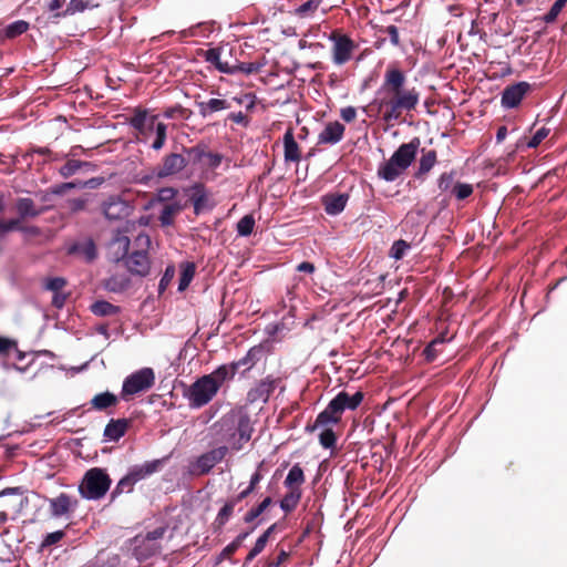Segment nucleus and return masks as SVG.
Listing matches in <instances>:
<instances>
[{
	"label": "nucleus",
	"instance_id": "29",
	"mask_svg": "<svg viewBox=\"0 0 567 567\" xmlns=\"http://www.w3.org/2000/svg\"><path fill=\"white\" fill-rule=\"evenodd\" d=\"M117 404L118 398L109 391L95 394L90 401L91 409L95 411H106Z\"/></svg>",
	"mask_w": 567,
	"mask_h": 567
},
{
	"label": "nucleus",
	"instance_id": "21",
	"mask_svg": "<svg viewBox=\"0 0 567 567\" xmlns=\"http://www.w3.org/2000/svg\"><path fill=\"white\" fill-rule=\"evenodd\" d=\"M346 127L338 121L329 122L318 136V144L333 145L344 135Z\"/></svg>",
	"mask_w": 567,
	"mask_h": 567
},
{
	"label": "nucleus",
	"instance_id": "15",
	"mask_svg": "<svg viewBox=\"0 0 567 567\" xmlns=\"http://www.w3.org/2000/svg\"><path fill=\"white\" fill-rule=\"evenodd\" d=\"M280 383L281 378L266 377L248 391L247 401L251 404L257 402L266 403Z\"/></svg>",
	"mask_w": 567,
	"mask_h": 567
},
{
	"label": "nucleus",
	"instance_id": "28",
	"mask_svg": "<svg viewBox=\"0 0 567 567\" xmlns=\"http://www.w3.org/2000/svg\"><path fill=\"white\" fill-rule=\"evenodd\" d=\"M549 132V128L540 127L530 138H527L526 136L519 138L515 145V150L508 154V157H512L516 151L536 148L548 136Z\"/></svg>",
	"mask_w": 567,
	"mask_h": 567
},
{
	"label": "nucleus",
	"instance_id": "39",
	"mask_svg": "<svg viewBox=\"0 0 567 567\" xmlns=\"http://www.w3.org/2000/svg\"><path fill=\"white\" fill-rule=\"evenodd\" d=\"M272 504L270 496L265 497L258 505L251 507L243 517L244 523L251 524Z\"/></svg>",
	"mask_w": 567,
	"mask_h": 567
},
{
	"label": "nucleus",
	"instance_id": "58",
	"mask_svg": "<svg viewBox=\"0 0 567 567\" xmlns=\"http://www.w3.org/2000/svg\"><path fill=\"white\" fill-rule=\"evenodd\" d=\"M20 226H21V220L18 217L11 218L8 220L0 219V236L6 233L12 231V230L19 231Z\"/></svg>",
	"mask_w": 567,
	"mask_h": 567
},
{
	"label": "nucleus",
	"instance_id": "42",
	"mask_svg": "<svg viewBox=\"0 0 567 567\" xmlns=\"http://www.w3.org/2000/svg\"><path fill=\"white\" fill-rule=\"evenodd\" d=\"M261 480H262V474L260 473V471H256L250 477L249 485L245 489H243L239 494L234 496L233 497L234 501L239 503L243 499L247 498L250 494H252L255 492L257 485L260 483Z\"/></svg>",
	"mask_w": 567,
	"mask_h": 567
},
{
	"label": "nucleus",
	"instance_id": "45",
	"mask_svg": "<svg viewBox=\"0 0 567 567\" xmlns=\"http://www.w3.org/2000/svg\"><path fill=\"white\" fill-rule=\"evenodd\" d=\"M566 4L567 0H556L549 11L540 18L542 21L546 24L554 23Z\"/></svg>",
	"mask_w": 567,
	"mask_h": 567
},
{
	"label": "nucleus",
	"instance_id": "19",
	"mask_svg": "<svg viewBox=\"0 0 567 567\" xmlns=\"http://www.w3.org/2000/svg\"><path fill=\"white\" fill-rule=\"evenodd\" d=\"M350 198L348 193H328L321 197V204L324 212L330 216L341 214Z\"/></svg>",
	"mask_w": 567,
	"mask_h": 567
},
{
	"label": "nucleus",
	"instance_id": "57",
	"mask_svg": "<svg viewBox=\"0 0 567 567\" xmlns=\"http://www.w3.org/2000/svg\"><path fill=\"white\" fill-rule=\"evenodd\" d=\"M66 285H68V282L63 277H54V278H49L45 281L44 287H45V289H48L54 293V292H61Z\"/></svg>",
	"mask_w": 567,
	"mask_h": 567
},
{
	"label": "nucleus",
	"instance_id": "44",
	"mask_svg": "<svg viewBox=\"0 0 567 567\" xmlns=\"http://www.w3.org/2000/svg\"><path fill=\"white\" fill-rule=\"evenodd\" d=\"M29 30V23L24 20H18L4 29V34L8 39H14Z\"/></svg>",
	"mask_w": 567,
	"mask_h": 567
},
{
	"label": "nucleus",
	"instance_id": "25",
	"mask_svg": "<svg viewBox=\"0 0 567 567\" xmlns=\"http://www.w3.org/2000/svg\"><path fill=\"white\" fill-rule=\"evenodd\" d=\"M264 354V348L262 346H255L252 348H250L247 353L240 358L239 360L237 361H233V365H236V371L238 372V370L240 368H244L243 370V374L249 370H251L256 363L261 359Z\"/></svg>",
	"mask_w": 567,
	"mask_h": 567
},
{
	"label": "nucleus",
	"instance_id": "51",
	"mask_svg": "<svg viewBox=\"0 0 567 567\" xmlns=\"http://www.w3.org/2000/svg\"><path fill=\"white\" fill-rule=\"evenodd\" d=\"M255 227V218L252 215H245L237 223V233L239 236H249Z\"/></svg>",
	"mask_w": 567,
	"mask_h": 567
},
{
	"label": "nucleus",
	"instance_id": "8",
	"mask_svg": "<svg viewBox=\"0 0 567 567\" xmlns=\"http://www.w3.org/2000/svg\"><path fill=\"white\" fill-rule=\"evenodd\" d=\"M218 393V385L209 377L198 378L184 391V398L187 399L192 409H200L208 404Z\"/></svg>",
	"mask_w": 567,
	"mask_h": 567
},
{
	"label": "nucleus",
	"instance_id": "61",
	"mask_svg": "<svg viewBox=\"0 0 567 567\" xmlns=\"http://www.w3.org/2000/svg\"><path fill=\"white\" fill-rule=\"evenodd\" d=\"M89 197H79L68 200L69 208L72 213H79L86 209Z\"/></svg>",
	"mask_w": 567,
	"mask_h": 567
},
{
	"label": "nucleus",
	"instance_id": "64",
	"mask_svg": "<svg viewBox=\"0 0 567 567\" xmlns=\"http://www.w3.org/2000/svg\"><path fill=\"white\" fill-rule=\"evenodd\" d=\"M204 59L206 62H208V63L213 64L215 68H217L218 64L221 62L220 49L219 48L208 49L204 53Z\"/></svg>",
	"mask_w": 567,
	"mask_h": 567
},
{
	"label": "nucleus",
	"instance_id": "3",
	"mask_svg": "<svg viewBox=\"0 0 567 567\" xmlns=\"http://www.w3.org/2000/svg\"><path fill=\"white\" fill-rule=\"evenodd\" d=\"M128 124L136 132V140L148 143L151 148L158 152L164 148L167 140V125L158 122V115L150 114L148 110L135 107Z\"/></svg>",
	"mask_w": 567,
	"mask_h": 567
},
{
	"label": "nucleus",
	"instance_id": "52",
	"mask_svg": "<svg viewBox=\"0 0 567 567\" xmlns=\"http://www.w3.org/2000/svg\"><path fill=\"white\" fill-rule=\"evenodd\" d=\"M185 153L189 156L193 164L202 163L206 155V147L202 145H196L193 147H184Z\"/></svg>",
	"mask_w": 567,
	"mask_h": 567
},
{
	"label": "nucleus",
	"instance_id": "60",
	"mask_svg": "<svg viewBox=\"0 0 567 567\" xmlns=\"http://www.w3.org/2000/svg\"><path fill=\"white\" fill-rule=\"evenodd\" d=\"M175 276V268L173 265L166 267L163 277L159 280L158 290L162 293L171 284Z\"/></svg>",
	"mask_w": 567,
	"mask_h": 567
},
{
	"label": "nucleus",
	"instance_id": "35",
	"mask_svg": "<svg viewBox=\"0 0 567 567\" xmlns=\"http://www.w3.org/2000/svg\"><path fill=\"white\" fill-rule=\"evenodd\" d=\"M261 520H259L252 528L251 530H248V532H244V533H240L239 535L236 536V538L230 543L228 544L223 550L221 553L219 554L218 556V561L223 560V559H228L230 558L238 549L239 547L243 545L244 540L248 537V535L255 529V527L257 525H259Z\"/></svg>",
	"mask_w": 567,
	"mask_h": 567
},
{
	"label": "nucleus",
	"instance_id": "32",
	"mask_svg": "<svg viewBox=\"0 0 567 567\" xmlns=\"http://www.w3.org/2000/svg\"><path fill=\"white\" fill-rule=\"evenodd\" d=\"M183 206L178 202L166 204L158 216L162 226H172L175 217L182 212Z\"/></svg>",
	"mask_w": 567,
	"mask_h": 567
},
{
	"label": "nucleus",
	"instance_id": "20",
	"mask_svg": "<svg viewBox=\"0 0 567 567\" xmlns=\"http://www.w3.org/2000/svg\"><path fill=\"white\" fill-rule=\"evenodd\" d=\"M195 105L202 117H210L214 113L231 107V102L226 99H209L207 101L195 100Z\"/></svg>",
	"mask_w": 567,
	"mask_h": 567
},
{
	"label": "nucleus",
	"instance_id": "50",
	"mask_svg": "<svg viewBox=\"0 0 567 567\" xmlns=\"http://www.w3.org/2000/svg\"><path fill=\"white\" fill-rule=\"evenodd\" d=\"M192 114V111L188 110V109H185L183 107L182 105L177 104V105H174V106H169V107H166L164 111H163V116L165 118H176V117H182V118H189Z\"/></svg>",
	"mask_w": 567,
	"mask_h": 567
},
{
	"label": "nucleus",
	"instance_id": "4",
	"mask_svg": "<svg viewBox=\"0 0 567 567\" xmlns=\"http://www.w3.org/2000/svg\"><path fill=\"white\" fill-rule=\"evenodd\" d=\"M364 399L362 391H357L353 394H349L346 391L339 392L321 411L311 427V431L318 429V426L337 425L342 420V414L346 410H357Z\"/></svg>",
	"mask_w": 567,
	"mask_h": 567
},
{
	"label": "nucleus",
	"instance_id": "22",
	"mask_svg": "<svg viewBox=\"0 0 567 567\" xmlns=\"http://www.w3.org/2000/svg\"><path fill=\"white\" fill-rule=\"evenodd\" d=\"M132 424L130 419H111L104 429V437L106 441L117 442L123 437Z\"/></svg>",
	"mask_w": 567,
	"mask_h": 567
},
{
	"label": "nucleus",
	"instance_id": "17",
	"mask_svg": "<svg viewBox=\"0 0 567 567\" xmlns=\"http://www.w3.org/2000/svg\"><path fill=\"white\" fill-rule=\"evenodd\" d=\"M529 90L530 84L524 81L507 85L502 93V105L507 109L517 107Z\"/></svg>",
	"mask_w": 567,
	"mask_h": 567
},
{
	"label": "nucleus",
	"instance_id": "24",
	"mask_svg": "<svg viewBox=\"0 0 567 567\" xmlns=\"http://www.w3.org/2000/svg\"><path fill=\"white\" fill-rule=\"evenodd\" d=\"M284 157L287 163H299L301 159V150L295 140L292 128H288L284 134Z\"/></svg>",
	"mask_w": 567,
	"mask_h": 567
},
{
	"label": "nucleus",
	"instance_id": "41",
	"mask_svg": "<svg viewBox=\"0 0 567 567\" xmlns=\"http://www.w3.org/2000/svg\"><path fill=\"white\" fill-rule=\"evenodd\" d=\"M474 192V187L472 184L456 182L451 189V197H454L457 200L467 199Z\"/></svg>",
	"mask_w": 567,
	"mask_h": 567
},
{
	"label": "nucleus",
	"instance_id": "16",
	"mask_svg": "<svg viewBox=\"0 0 567 567\" xmlns=\"http://www.w3.org/2000/svg\"><path fill=\"white\" fill-rule=\"evenodd\" d=\"M130 238L125 231L117 229L107 245V254L111 260L118 262L126 258L130 250Z\"/></svg>",
	"mask_w": 567,
	"mask_h": 567
},
{
	"label": "nucleus",
	"instance_id": "31",
	"mask_svg": "<svg viewBox=\"0 0 567 567\" xmlns=\"http://www.w3.org/2000/svg\"><path fill=\"white\" fill-rule=\"evenodd\" d=\"M70 254L81 255L86 261L91 262L96 258V246L93 239L87 238L83 241L75 243L69 249Z\"/></svg>",
	"mask_w": 567,
	"mask_h": 567
},
{
	"label": "nucleus",
	"instance_id": "7",
	"mask_svg": "<svg viewBox=\"0 0 567 567\" xmlns=\"http://www.w3.org/2000/svg\"><path fill=\"white\" fill-rule=\"evenodd\" d=\"M134 244L136 249L126 256L124 265L130 274L145 277L151 270V260L147 252L151 246L150 236L146 234H140L135 238Z\"/></svg>",
	"mask_w": 567,
	"mask_h": 567
},
{
	"label": "nucleus",
	"instance_id": "6",
	"mask_svg": "<svg viewBox=\"0 0 567 567\" xmlns=\"http://www.w3.org/2000/svg\"><path fill=\"white\" fill-rule=\"evenodd\" d=\"M112 480L106 470L92 467L85 472L79 485V493L85 499L103 498L110 489Z\"/></svg>",
	"mask_w": 567,
	"mask_h": 567
},
{
	"label": "nucleus",
	"instance_id": "53",
	"mask_svg": "<svg viewBox=\"0 0 567 567\" xmlns=\"http://www.w3.org/2000/svg\"><path fill=\"white\" fill-rule=\"evenodd\" d=\"M410 248V245L403 240L399 239L393 243L391 249H390V256L394 258L395 260H400L404 257L406 250Z\"/></svg>",
	"mask_w": 567,
	"mask_h": 567
},
{
	"label": "nucleus",
	"instance_id": "48",
	"mask_svg": "<svg viewBox=\"0 0 567 567\" xmlns=\"http://www.w3.org/2000/svg\"><path fill=\"white\" fill-rule=\"evenodd\" d=\"M320 6V0H308L295 10V14L299 18H310Z\"/></svg>",
	"mask_w": 567,
	"mask_h": 567
},
{
	"label": "nucleus",
	"instance_id": "33",
	"mask_svg": "<svg viewBox=\"0 0 567 567\" xmlns=\"http://www.w3.org/2000/svg\"><path fill=\"white\" fill-rule=\"evenodd\" d=\"M130 286L131 279L125 274H113L104 284V287L111 292H122Z\"/></svg>",
	"mask_w": 567,
	"mask_h": 567
},
{
	"label": "nucleus",
	"instance_id": "54",
	"mask_svg": "<svg viewBox=\"0 0 567 567\" xmlns=\"http://www.w3.org/2000/svg\"><path fill=\"white\" fill-rule=\"evenodd\" d=\"M269 539H267V536H262L260 535L254 547L250 549V551L248 553L246 559H245V564H248L249 561H251L256 556H258L266 547L267 543H268Z\"/></svg>",
	"mask_w": 567,
	"mask_h": 567
},
{
	"label": "nucleus",
	"instance_id": "38",
	"mask_svg": "<svg viewBox=\"0 0 567 567\" xmlns=\"http://www.w3.org/2000/svg\"><path fill=\"white\" fill-rule=\"evenodd\" d=\"M196 272V265L190 261L181 264V277L178 282V290L184 291L188 288L189 284L194 279Z\"/></svg>",
	"mask_w": 567,
	"mask_h": 567
},
{
	"label": "nucleus",
	"instance_id": "62",
	"mask_svg": "<svg viewBox=\"0 0 567 567\" xmlns=\"http://www.w3.org/2000/svg\"><path fill=\"white\" fill-rule=\"evenodd\" d=\"M65 533L63 530H56L53 533L48 534L44 539L41 543V548H48L56 543H59L63 537Z\"/></svg>",
	"mask_w": 567,
	"mask_h": 567
},
{
	"label": "nucleus",
	"instance_id": "5",
	"mask_svg": "<svg viewBox=\"0 0 567 567\" xmlns=\"http://www.w3.org/2000/svg\"><path fill=\"white\" fill-rule=\"evenodd\" d=\"M420 145L419 137L401 144L392 156L379 166L378 176L386 182L398 179L414 162Z\"/></svg>",
	"mask_w": 567,
	"mask_h": 567
},
{
	"label": "nucleus",
	"instance_id": "47",
	"mask_svg": "<svg viewBox=\"0 0 567 567\" xmlns=\"http://www.w3.org/2000/svg\"><path fill=\"white\" fill-rule=\"evenodd\" d=\"M135 483L133 480L126 474L124 477H122L118 483L116 484L115 488L111 493L112 501L115 499L117 496H120L123 493H131L134 488Z\"/></svg>",
	"mask_w": 567,
	"mask_h": 567
},
{
	"label": "nucleus",
	"instance_id": "49",
	"mask_svg": "<svg viewBox=\"0 0 567 567\" xmlns=\"http://www.w3.org/2000/svg\"><path fill=\"white\" fill-rule=\"evenodd\" d=\"M87 165L85 162H81L79 159H69L63 166L60 167L59 173L62 177L69 178L76 174L79 169Z\"/></svg>",
	"mask_w": 567,
	"mask_h": 567
},
{
	"label": "nucleus",
	"instance_id": "9",
	"mask_svg": "<svg viewBox=\"0 0 567 567\" xmlns=\"http://www.w3.org/2000/svg\"><path fill=\"white\" fill-rule=\"evenodd\" d=\"M29 503L21 488H8L0 493V524L16 519Z\"/></svg>",
	"mask_w": 567,
	"mask_h": 567
},
{
	"label": "nucleus",
	"instance_id": "40",
	"mask_svg": "<svg viewBox=\"0 0 567 567\" xmlns=\"http://www.w3.org/2000/svg\"><path fill=\"white\" fill-rule=\"evenodd\" d=\"M237 504H238V502L234 501V498L231 497L219 509V512L215 518V522H214V524L218 528H221L228 522V519L231 517L235 506Z\"/></svg>",
	"mask_w": 567,
	"mask_h": 567
},
{
	"label": "nucleus",
	"instance_id": "1",
	"mask_svg": "<svg viewBox=\"0 0 567 567\" xmlns=\"http://www.w3.org/2000/svg\"><path fill=\"white\" fill-rule=\"evenodd\" d=\"M371 105L377 106L385 123L396 122L403 112H412L420 102V92L415 86H406V75L396 65H389L383 82Z\"/></svg>",
	"mask_w": 567,
	"mask_h": 567
},
{
	"label": "nucleus",
	"instance_id": "59",
	"mask_svg": "<svg viewBox=\"0 0 567 567\" xmlns=\"http://www.w3.org/2000/svg\"><path fill=\"white\" fill-rule=\"evenodd\" d=\"M20 233L25 236V239L35 238L42 236L43 231L39 226L35 225H24L21 223Z\"/></svg>",
	"mask_w": 567,
	"mask_h": 567
},
{
	"label": "nucleus",
	"instance_id": "26",
	"mask_svg": "<svg viewBox=\"0 0 567 567\" xmlns=\"http://www.w3.org/2000/svg\"><path fill=\"white\" fill-rule=\"evenodd\" d=\"M437 163V153L435 150H421V157L419 159V167L415 172V178H423Z\"/></svg>",
	"mask_w": 567,
	"mask_h": 567
},
{
	"label": "nucleus",
	"instance_id": "13",
	"mask_svg": "<svg viewBox=\"0 0 567 567\" xmlns=\"http://www.w3.org/2000/svg\"><path fill=\"white\" fill-rule=\"evenodd\" d=\"M187 158L176 152L165 154L161 162L154 167L155 177L163 179L179 174L187 166Z\"/></svg>",
	"mask_w": 567,
	"mask_h": 567
},
{
	"label": "nucleus",
	"instance_id": "56",
	"mask_svg": "<svg viewBox=\"0 0 567 567\" xmlns=\"http://www.w3.org/2000/svg\"><path fill=\"white\" fill-rule=\"evenodd\" d=\"M378 32L380 34H388L390 38V42L393 47H400V35H399V29L395 25H388V27H381Z\"/></svg>",
	"mask_w": 567,
	"mask_h": 567
},
{
	"label": "nucleus",
	"instance_id": "63",
	"mask_svg": "<svg viewBox=\"0 0 567 567\" xmlns=\"http://www.w3.org/2000/svg\"><path fill=\"white\" fill-rule=\"evenodd\" d=\"M204 164L209 168H217L223 162V155L219 153L206 152Z\"/></svg>",
	"mask_w": 567,
	"mask_h": 567
},
{
	"label": "nucleus",
	"instance_id": "12",
	"mask_svg": "<svg viewBox=\"0 0 567 567\" xmlns=\"http://www.w3.org/2000/svg\"><path fill=\"white\" fill-rule=\"evenodd\" d=\"M329 40L332 41V60L337 65H343L352 58L353 52L358 48L354 41L347 34L341 33L340 30H333Z\"/></svg>",
	"mask_w": 567,
	"mask_h": 567
},
{
	"label": "nucleus",
	"instance_id": "30",
	"mask_svg": "<svg viewBox=\"0 0 567 567\" xmlns=\"http://www.w3.org/2000/svg\"><path fill=\"white\" fill-rule=\"evenodd\" d=\"M236 373V365H233V363L230 362L228 364L219 365L212 373L205 375L209 377L212 381H214L218 385L219 390L225 382L231 381L235 378Z\"/></svg>",
	"mask_w": 567,
	"mask_h": 567
},
{
	"label": "nucleus",
	"instance_id": "27",
	"mask_svg": "<svg viewBox=\"0 0 567 567\" xmlns=\"http://www.w3.org/2000/svg\"><path fill=\"white\" fill-rule=\"evenodd\" d=\"M50 512L52 516L54 517H61L65 514H68L74 505H76V501L72 502L71 497L65 494L61 493L55 498H50Z\"/></svg>",
	"mask_w": 567,
	"mask_h": 567
},
{
	"label": "nucleus",
	"instance_id": "37",
	"mask_svg": "<svg viewBox=\"0 0 567 567\" xmlns=\"http://www.w3.org/2000/svg\"><path fill=\"white\" fill-rule=\"evenodd\" d=\"M305 481L306 477L302 467L299 464H295L286 476L284 485L287 488H300Z\"/></svg>",
	"mask_w": 567,
	"mask_h": 567
},
{
	"label": "nucleus",
	"instance_id": "11",
	"mask_svg": "<svg viewBox=\"0 0 567 567\" xmlns=\"http://www.w3.org/2000/svg\"><path fill=\"white\" fill-rule=\"evenodd\" d=\"M228 453V446L221 445L199 455L189 466L192 476L208 474L216 464L220 463Z\"/></svg>",
	"mask_w": 567,
	"mask_h": 567
},
{
	"label": "nucleus",
	"instance_id": "43",
	"mask_svg": "<svg viewBox=\"0 0 567 567\" xmlns=\"http://www.w3.org/2000/svg\"><path fill=\"white\" fill-rule=\"evenodd\" d=\"M333 425L321 426L323 430L319 434V443L324 449H334L337 445V434L332 430Z\"/></svg>",
	"mask_w": 567,
	"mask_h": 567
},
{
	"label": "nucleus",
	"instance_id": "10",
	"mask_svg": "<svg viewBox=\"0 0 567 567\" xmlns=\"http://www.w3.org/2000/svg\"><path fill=\"white\" fill-rule=\"evenodd\" d=\"M155 383L153 369L143 368L125 378L121 396L127 400L130 396L151 389Z\"/></svg>",
	"mask_w": 567,
	"mask_h": 567
},
{
	"label": "nucleus",
	"instance_id": "2",
	"mask_svg": "<svg viewBox=\"0 0 567 567\" xmlns=\"http://www.w3.org/2000/svg\"><path fill=\"white\" fill-rule=\"evenodd\" d=\"M216 442L225 443L228 450L240 451L251 439L254 427L248 414L229 413L212 426Z\"/></svg>",
	"mask_w": 567,
	"mask_h": 567
},
{
	"label": "nucleus",
	"instance_id": "23",
	"mask_svg": "<svg viewBox=\"0 0 567 567\" xmlns=\"http://www.w3.org/2000/svg\"><path fill=\"white\" fill-rule=\"evenodd\" d=\"M164 460L147 461L144 464L135 465L130 468L127 475L136 484L137 482L146 478L147 476L158 472L163 466Z\"/></svg>",
	"mask_w": 567,
	"mask_h": 567
},
{
	"label": "nucleus",
	"instance_id": "36",
	"mask_svg": "<svg viewBox=\"0 0 567 567\" xmlns=\"http://www.w3.org/2000/svg\"><path fill=\"white\" fill-rule=\"evenodd\" d=\"M90 310L97 317H111L120 313V307L106 300H97L93 302Z\"/></svg>",
	"mask_w": 567,
	"mask_h": 567
},
{
	"label": "nucleus",
	"instance_id": "34",
	"mask_svg": "<svg viewBox=\"0 0 567 567\" xmlns=\"http://www.w3.org/2000/svg\"><path fill=\"white\" fill-rule=\"evenodd\" d=\"M289 491L285 494L282 499L280 501V508L286 513L289 514L292 511L296 509L298 506L302 491L301 488H288Z\"/></svg>",
	"mask_w": 567,
	"mask_h": 567
},
{
	"label": "nucleus",
	"instance_id": "18",
	"mask_svg": "<svg viewBox=\"0 0 567 567\" xmlns=\"http://www.w3.org/2000/svg\"><path fill=\"white\" fill-rule=\"evenodd\" d=\"M14 209L18 218L21 221L27 219H34L42 215L48 208L44 206H38L34 200L30 197H19L16 199Z\"/></svg>",
	"mask_w": 567,
	"mask_h": 567
},
{
	"label": "nucleus",
	"instance_id": "14",
	"mask_svg": "<svg viewBox=\"0 0 567 567\" xmlns=\"http://www.w3.org/2000/svg\"><path fill=\"white\" fill-rule=\"evenodd\" d=\"M104 217L109 220H121L128 217L133 207L120 196H110L101 206Z\"/></svg>",
	"mask_w": 567,
	"mask_h": 567
},
{
	"label": "nucleus",
	"instance_id": "55",
	"mask_svg": "<svg viewBox=\"0 0 567 567\" xmlns=\"http://www.w3.org/2000/svg\"><path fill=\"white\" fill-rule=\"evenodd\" d=\"M196 188L197 192L192 196V202L194 205V212L196 215H198L202 212L205 202L207 200V196L204 192L203 186H197Z\"/></svg>",
	"mask_w": 567,
	"mask_h": 567
},
{
	"label": "nucleus",
	"instance_id": "46",
	"mask_svg": "<svg viewBox=\"0 0 567 567\" xmlns=\"http://www.w3.org/2000/svg\"><path fill=\"white\" fill-rule=\"evenodd\" d=\"M455 171L444 172L442 173L437 178V187L442 193H447L451 195V189L456 183L454 181L455 178Z\"/></svg>",
	"mask_w": 567,
	"mask_h": 567
}]
</instances>
